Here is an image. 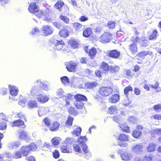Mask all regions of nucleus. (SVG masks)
<instances>
[{
  "mask_svg": "<svg viewBox=\"0 0 161 161\" xmlns=\"http://www.w3.org/2000/svg\"><path fill=\"white\" fill-rule=\"evenodd\" d=\"M64 3L62 1H59L57 2L54 5V7L55 8L58 9L59 10H60V8L63 6Z\"/></svg>",
  "mask_w": 161,
  "mask_h": 161,
  "instance_id": "nucleus-38",
  "label": "nucleus"
},
{
  "mask_svg": "<svg viewBox=\"0 0 161 161\" xmlns=\"http://www.w3.org/2000/svg\"><path fill=\"white\" fill-rule=\"evenodd\" d=\"M153 158V156L151 154L149 156H145L144 157V159L146 161H152Z\"/></svg>",
  "mask_w": 161,
  "mask_h": 161,
  "instance_id": "nucleus-61",
  "label": "nucleus"
},
{
  "mask_svg": "<svg viewBox=\"0 0 161 161\" xmlns=\"http://www.w3.org/2000/svg\"><path fill=\"white\" fill-rule=\"evenodd\" d=\"M97 85V82H91L87 83L86 85V87L88 89H92Z\"/></svg>",
  "mask_w": 161,
  "mask_h": 161,
  "instance_id": "nucleus-35",
  "label": "nucleus"
},
{
  "mask_svg": "<svg viewBox=\"0 0 161 161\" xmlns=\"http://www.w3.org/2000/svg\"><path fill=\"white\" fill-rule=\"evenodd\" d=\"M35 85H37L41 87L43 90L45 91H47L49 89L46 85L43 84L39 80H37L35 82Z\"/></svg>",
  "mask_w": 161,
  "mask_h": 161,
  "instance_id": "nucleus-19",
  "label": "nucleus"
},
{
  "mask_svg": "<svg viewBox=\"0 0 161 161\" xmlns=\"http://www.w3.org/2000/svg\"><path fill=\"white\" fill-rule=\"evenodd\" d=\"M7 92V89L4 88H2L0 89V93L2 95L5 94Z\"/></svg>",
  "mask_w": 161,
  "mask_h": 161,
  "instance_id": "nucleus-64",
  "label": "nucleus"
},
{
  "mask_svg": "<svg viewBox=\"0 0 161 161\" xmlns=\"http://www.w3.org/2000/svg\"><path fill=\"white\" fill-rule=\"evenodd\" d=\"M20 151L23 156H26L29 155L30 151L27 145L23 146L20 148Z\"/></svg>",
  "mask_w": 161,
  "mask_h": 161,
  "instance_id": "nucleus-12",
  "label": "nucleus"
},
{
  "mask_svg": "<svg viewBox=\"0 0 161 161\" xmlns=\"http://www.w3.org/2000/svg\"><path fill=\"white\" fill-rule=\"evenodd\" d=\"M73 120V118L70 116H69L68 118V120L66 122V126H69L71 125L72 124Z\"/></svg>",
  "mask_w": 161,
  "mask_h": 161,
  "instance_id": "nucleus-48",
  "label": "nucleus"
},
{
  "mask_svg": "<svg viewBox=\"0 0 161 161\" xmlns=\"http://www.w3.org/2000/svg\"><path fill=\"white\" fill-rule=\"evenodd\" d=\"M155 145L153 144H151L149 145L147 148V150L148 152H152L155 150Z\"/></svg>",
  "mask_w": 161,
  "mask_h": 161,
  "instance_id": "nucleus-43",
  "label": "nucleus"
},
{
  "mask_svg": "<svg viewBox=\"0 0 161 161\" xmlns=\"http://www.w3.org/2000/svg\"><path fill=\"white\" fill-rule=\"evenodd\" d=\"M38 8V7L36 6L35 3H31L30 5L28 10L30 13L35 14Z\"/></svg>",
  "mask_w": 161,
  "mask_h": 161,
  "instance_id": "nucleus-10",
  "label": "nucleus"
},
{
  "mask_svg": "<svg viewBox=\"0 0 161 161\" xmlns=\"http://www.w3.org/2000/svg\"><path fill=\"white\" fill-rule=\"evenodd\" d=\"M44 33L43 36H46L52 34L53 32V28L49 25H44L42 28Z\"/></svg>",
  "mask_w": 161,
  "mask_h": 161,
  "instance_id": "nucleus-6",
  "label": "nucleus"
},
{
  "mask_svg": "<svg viewBox=\"0 0 161 161\" xmlns=\"http://www.w3.org/2000/svg\"><path fill=\"white\" fill-rule=\"evenodd\" d=\"M154 133L158 135L161 134V128L156 129L155 130H153L151 131V133L152 134L153 133Z\"/></svg>",
  "mask_w": 161,
  "mask_h": 161,
  "instance_id": "nucleus-62",
  "label": "nucleus"
},
{
  "mask_svg": "<svg viewBox=\"0 0 161 161\" xmlns=\"http://www.w3.org/2000/svg\"><path fill=\"white\" fill-rule=\"evenodd\" d=\"M97 53L96 49L94 48H92L89 49L88 51V53L89 55L90 56L91 58H93L96 55Z\"/></svg>",
  "mask_w": 161,
  "mask_h": 161,
  "instance_id": "nucleus-33",
  "label": "nucleus"
},
{
  "mask_svg": "<svg viewBox=\"0 0 161 161\" xmlns=\"http://www.w3.org/2000/svg\"><path fill=\"white\" fill-rule=\"evenodd\" d=\"M75 98L77 101L81 102L82 101H87L86 97L83 95L78 94L75 96Z\"/></svg>",
  "mask_w": 161,
  "mask_h": 161,
  "instance_id": "nucleus-17",
  "label": "nucleus"
},
{
  "mask_svg": "<svg viewBox=\"0 0 161 161\" xmlns=\"http://www.w3.org/2000/svg\"><path fill=\"white\" fill-rule=\"evenodd\" d=\"M7 127V125L4 120L0 122V130H5Z\"/></svg>",
  "mask_w": 161,
  "mask_h": 161,
  "instance_id": "nucleus-51",
  "label": "nucleus"
},
{
  "mask_svg": "<svg viewBox=\"0 0 161 161\" xmlns=\"http://www.w3.org/2000/svg\"><path fill=\"white\" fill-rule=\"evenodd\" d=\"M59 125V123L56 122H54L49 127V129L52 131H56L58 130Z\"/></svg>",
  "mask_w": 161,
  "mask_h": 161,
  "instance_id": "nucleus-24",
  "label": "nucleus"
},
{
  "mask_svg": "<svg viewBox=\"0 0 161 161\" xmlns=\"http://www.w3.org/2000/svg\"><path fill=\"white\" fill-rule=\"evenodd\" d=\"M143 147L140 145H136L133 148V151L135 153L141 152L142 151Z\"/></svg>",
  "mask_w": 161,
  "mask_h": 161,
  "instance_id": "nucleus-29",
  "label": "nucleus"
},
{
  "mask_svg": "<svg viewBox=\"0 0 161 161\" xmlns=\"http://www.w3.org/2000/svg\"><path fill=\"white\" fill-rule=\"evenodd\" d=\"M109 56L112 58H118L120 55V53L116 50L110 51L108 53Z\"/></svg>",
  "mask_w": 161,
  "mask_h": 161,
  "instance_id": "nucleus-14",
  "label": "nucleus"
},
{
  "mask_svg": "<svg viewBox=\"0 0 161 161\" xmlns=\"http://www.w3.org/2000/svg\"><path fill=\"white\" fill-rule=\"evenodd\" d=\"M61 80L62 83L65 85H67L69 82V78L66 76L61 77Z\"/></svg>",
  "mask_w": 161,
  "mask_h": 161,
  "instance_id": "nucleus-42",
  "label": "nucleus"
},
{
  "mask_svg": "<svg viewBox=\"0 0 161 161\" xmlns=\"http://www.w3.org/2000/svg\"><path fill=\"white\" fill-rule=\"evenodd\" d=\"M119 95L115 94L112 95L109 99V102L111 103L117 102L119 100Z\"/></svg>",
  "mask_w": 161,
  "mask_h": 161,
  "instance_id": "nucleus-13",
  "label": "nucleus"
},
{
  "mask_svg": "<svg viewBox=\"0 0 161 161\" xmlns=\"http://www.w3.org/2000/svg\"><path fill=\"white\" fill-rule=\"evenodd\" d=\"M81 131V128L80 127H79L77 128L75 130H74L72 133L73 134H75L76 136H78L80 134Z\"/></svg>",
  "mask_w": 161,
  "mask_h": 161,
  "instance_id": "nucleus-47",
  "label": "nucleus"
},
{
  "mask_svg": "<svg viewBox=\"0 0 161 161\" xmlns=\"http://www.w3.org/2000/svg\"><path fill=\"white\" fill-rule=\"evenodd\" d=\"M133 90V88L130 86H128L126 87L124 90V93L126 95V97H127V94L128 93V92L130 91H132Z\"/></svg>",
  "mask_w": 161,
  "mask_h": 161,
  "instance_id": "nucleus-46",
  "label": "nucleus"
},
{
  "mask_svg": "<svg viewBox=\"0 0 161 161\" xmlns=\"http://www.w3.org/2000/svg\"><path fill=\"white\" fill-rule=\"evenodd\" d=\"M119 69V66L116 65H111L109 66V70L112 73L118 72Z\"/></svg>",
  "mask_w": 161,
  "mask_h": 161,
  "instance_id": "nucleus-34",
  "label": "nucleus"
},
{
  "mask_svg": "<svg viewBox=\"0 0 161 161\" xmlns=\"http://www.w3.org/2000/svg\"><path fill=\"white\" fill-rule=\"evenodd\" d=\"M148 54V52L144 51L138 53L137 54V56L141 58H143L147 55Z\"/></svg>",
  "mask_w": 161,
  "mask_h": 161,
  "instance_id": "nucleus-55",
  "label": "nucleus"
},
{
  "mask_svg": "<svg viewBox=\"0 0 161 161\" xmlns=\"http://www.w3.org/2000/svg\"><path fill=\"white\" fill-rule=\"evenodd\" d=\"M24 125L23 121L21 120H18L13 122L11 124V126L13 127L14 126H21Z\"/></svg>",
  "mask_w": 161,
  "mask_h": 161,
  "instance_id": "nucleus-16",
  "label": "nucleus"
},
{
  "mask_svg": "<svg viewBox=\"0 0 161 161\" xmlns=\"http://www.w3.org/2000/svg\"><path fill=\"white\" fill-rule=\"evenodd\" d=\"M113 92L112 88L110 87H103L100 88L98 91L102 96H108L111 94Z\"/></svg>",
  "mask_w": 161,
  "mask_h": 161,
  "instance_id": "nucleus-4",
  "label": "nucleus"
},
{
  "mask_svg": "<svg viewBox=\"0 0 161 161\" xmlns=\"http://www.w3.org/2000/svg\"><path fill=\"white\" fill-rule=\"evenodd\" d=\"M27 146L30 151H34L37 148V146L33 142H31Z\"/></svg>",
  "mask_w": 161,
  "mask_h": 161,
  "instance_id": "nucleus-32",
  "label": "nucleus"
},
{
  "mask_svg": "<svg viewBox=\"0 0 161 161\" xmlns=\"http://www.w3.org/2000/svg\"><path fill=\"white\" fill-rule=\"evenodd\" d=\"M73 27L75 29L78 31H80L84 28L81 24L78 23H75L73 24Z\"/></svg>",
  "mask_w": 161,
  "mask_h": 161,
  "instance_id": "nucleus-22",
  "label": "nucleus"
},
{
  "mask_svg": "<svg viewBox=\"0 0 161 161\" xmlns=\"http://www.w3.org/2000/svg\"><path fill=\"white\" fill-rule=\"evenodd\" d=\"M17 117L18 118L20 119H23L24 118V120L25 121H26V119L25 118V115L22 114V113H19L17 114V115L16 117Z\"/></svg>",
  "mask_w": 161,
  "mask_h": 161,
  "instance_id": "nucleus-58",
  "label": "nucleus"
},
{
  "mask_svg": "<svg viewBox=\"0 0 161 161\" xmlns=\"http://www.w3.org/2000/svg\"><path fill=\"white\" fill-rule=\"evenodd\" d=\"M53 156L55 159H57L59 158L60 154L59 151L58 150H55L53 153Z\"/></svg>",
  "mask_w": 161,
  "mask_h": 161,
  "instance_id": "nucleus-49",
  "label": "nucleus"
},
{
  "mask_svg": "<svg viewBox=\"0 0 161 161\" xmlns=\"http://www.w3.org/2000/svg\"><path fill=\"white\" fill-rule=\"evenodd\" d=\"M157 35V31L156 30H154L152 34L150 36L149 39L150 40L155 39L156 38Z\"/></svg>",
  "mask_w": 161,
  "mask_h": 161,
  "instance_id": "nucleus-53",
  "label": "nucleus"
},
{
  "mask_svg": "<svg viewBox=\"0 0 161 161\" xmlns=\"http://www.w3.org/2000/svg\"><path fill=\"white\" fill-rule=\"evenodd\" d=\"M41 91L38 89V87L37 86H33L32 87L31 90V93H36L38 92L39 93H41L40 92Z\"/></svg>",
  "mask_w": 161,
  "mask_h": 161,
  "instance_id": "nucleus-56",
  "label": "nucleus"
},
{
  "mask_svg": "<svg viewBox=\"0 0 161 161\" xmlns=\"http://www.w3.org/2000/svg\"><path fill=\"white\" fill-rule=\"evenodd\" d=\"M69 43L71 46L74 48H75L78 46L77 43L74 40H71L70 41Z\"/></svg>",
  "mask_w": 161,
  "mask_h": 161,
  "instance_id": "nucleus-59",
  "label": "nucleus"
},
{
  "mask_svg": "<svg viewBox=\"0 0 161 161\" xmlns=\"http://www.w3.org/2000/svg\"><path fill=\"white\" fill-rule=\"evenodd\" d=\"M19 104L22 107H24L25 106V103L26 102V99L25 98H23L22 96H20L19 98Z\"/></svg>",
  "mask_w": 161,
  "mask_h": 161,
  "instance_id": "nucleus-36",
  "label": "nucleus"
},
{
  "mask_svg": "<svg viewBox=\"0 0 161 161\" xmlns=\"http://www.w3.org/2000/svg\"><path fill=\"white\" fill-rule=\"evenodd\" d=\"M50 42L51 43V47L57 50H61L64 45V43L62 41L58 40L55 37L51 38Z\"/></svg>",
  "mask_w": 161,
  "mask_h": 161,
  "instance_id": "nucleus-2",
  "label": "nucleus"
},
{
  "mask_svg": "<svg viewBox=\"0 0 161 161\" xmlns=\"http://www.w3.org/2000/svg\"><path fill=\"white\" fill-rule=\"evenodd\" d=\"M124 73L127 76L132 77V75L131 74L130 70L128 69H125L124 70Z\"/></svg>",
  "mask_w": 161,
  "mask_h": 161,
  "instance_id": "nucleus-63",
  "label": "nucleus"
},
{
  "mask_svg": "<svg viewBox=\"0 0 161 161\" xmlns=\"http://www.w3.org/2000/svg\"><path fill=\"white\" fill-rule=\"evenodd\" d=\"M92 34V31L90 28H87L83 31V36L85 37H88L91 36Z\"/></svg>",
  "mask_w": 161,
  "mask_h": 161,
  "instance_id": "nucleus-20",
  "label": "nucleus"
},
{
  "mask_svg": "<svg viewBox=\"0 0 161 161\" xmlns=\"http://www.w3.org/2000/svg\"><path fill=\"white\" fill-rule=\"evenodd\" d=\"M142 135L141 132L137 130H135L132 134L133 136L136 138H138L139 137Z\"/></svg>",
  "mask_w": 161,
  "mask_h": 161,
  "instance_id": "nucleus-40",
  "label": "nucleus"
},
{
  "mask_svg": "<svg viewBox=\"0 0 161 161\" xmlns=\"http://www.w3.org/2000/svg\"><path fill=\"white\" fill-rule=\"evenodd\" d=\"M19 138L24 140H26L28 137L27 133L24 130H21L19 133Z\"/></svg>",
  "mask_w": 161,
  "mask_h": 161,
  "instance_id": "nucleus-28",
  "label": "nucleus"
},
{
  "mask_svg": "<svg viewBox=\"0 0 161 161\" xmlns=\"http://www.w3.org/2000/svg\"><path fill=\"white\" fill-rule=\"evenodd\" d=\"M28 107L29 108H33L37 107V102L34 100L30 101L27 103Z\"/></svg>",
  "mask_w": 161,
  "mask_h": 161,
  "instance_id": "nucleus-27",
  "label": "nucleus"
},
{
  "mask_svg": "<svg viewBox=\"0 0 161 161\" xmlns=\"http://www.w3.org/2000/svg\"><path fill=\"white\" fill-rule=\"evenodd\" d=\"M48 110L47 108L42 107H39L38 110V114L40 116H41L46 114L48 112Z\"/></svg>",
  "mask_w": 161,
  "mask_h": 161,
  "instance_id": "nucleus-15",
  "label": "nucleus"
},
{
  "mask_svg": "<svg viewBox=\"0 0 161 161\" xmlns=\"http://www.w3.org/2000/svg\"><path fill=\"white\" fill-rule=\"evenodd\" d=\"M75 106L78 109H82L84 107V104L81 102L76 101L75 103Z\"/></svg>",
  "mask_w": 161,
  "mask_h": 161,
  "instance_id": "nucleus-41",
  "label": "nucleus"
},
{
  "mask_svg": "<svg viewBox=\"0 0 161 161\" xmlns=\"http://www.w3.org/2000/svg\"><path fill=\"white\" fill-rule=\"evenodd\" d=\"M154 110L157 112H159L161 110V104H158L153 107Z\"/></svg>",
  "mask_w": 161,
  "mask_h": 161,
  "instance_id": "nucleus-60",
  "label": "nucleus"
},
{
  "mask_svg": "<svg viewBox=\"0 0 161 161\" xmlns=\"http://www.w3.org/2000/svg\"><path fill=\"white\" fill-rule=\"evenodd\" d=\"M21 145L19 142H15L10 143L8 145V147L11 149H15L18 148Z\"/></svg>",
  "mask_w": 161,
  "mask_h": 161,
  "instance_id": "nucleus-25",
  "label": "nucleus"
},
{
  "mask_svg": "<svg viewBox=\"0 0 161 161\" xmlns=\"http://www.w3.org/2000/svg\"><path fill=\"white\" fill-rule=\"evenodd\" d=\"M40 33V30L38 28H34L30 32V34L32 35H37Z\"/></svg>",
  "mask_w": 161,
  "mask_h": 161,
  "instance_id": "nucleus-45",
  "label": "nucleus"
},
{
  "mask_svg": "<svg viewBox=\"0 0 161 161\" xmlns=\"http://www.w3.org/2000/svg\"><path fill=\"white\" fill-rule=\"evenodd\" d=\"M59 35L61 37H66L69 35V32L66 29H63L60 31Z\"/></svg>",
  "mask_w": 161,
  "mask_h": 161,
  "instance_id": "nucleus-30",
  "label": "nucleus"
},
{
  "mask_svg": "<svg viewBox=\"0 0 161 161\" xmlns=\"http://www.w3.org/2000/svg\"><path fill=\"white\" fill-rule=\"evenodd\" d=\"M102 71L103 72L105 73L109 70V66L107 63L103 62L101 66Z\"/></svg>",
  "mask_w": 161,
  "mask_h": 161,
  "instance_id": "nucleus-26",
  "label": "nucleus"
},
{
  "mask_svg": "<svg viewBox=\"0 0 161 161\" xmlns=\"http://www.w3.org/2000/svg\"><path fill=\"white\" fill-rule=\"evenodd\" d=\"M77 65V62L73 61H70L67 63L66 67L68 71L71 72H74Z\"/></svg>",
  "mask_w": 161,
  "mask_h": 161,
  "instance_id": "nucleus-7",
  "label": "nucleus"
},
{
  "mask_svg": "<svg viewBox=\"0 0 161 161\" xmlns=\"http://www.w3.org/2000/svg\"><path fill=\"white\" fill-rule=\"evenodd\" d=\"M22 152L21 151H18L15 153L14 158L16 159L20 158L22 157Z\"/></svg>",
  "mask_w": 161,
  "mask_h": 161,
  "instance_id": "nucleus-57",
  "label": "nucleus"
},
{
  "mask_svg": "<svg viewBox=\"0 0 161 161\" xmlns=\"http://www.w3.org/2000/svg\"><path fill=\"white\" fill-rule=\"evenodd\" d=\"M129 50L132 53H135L137 52V47L135 43H133L129 46Z\"/></svg>",
  "mask_w": 161,
  "mask_h": 161,
  "instance_id": "nucleus-31",
  "label": "nucleus"
},
{
  "mask_svg": "<svg viewBox=\"0 0 161 161\" xmlns=\"http://www.w3.org/2000/svg\"><path fill=\"white\" fill-rule=\"evenodd\" d=\"M112 37L111 34L108 32H105L102 34L100 38V41L103 43L109 42Z\"/></svg>",
  "mask_w": 161,
  "mask_h": 161,
  "instance_id": "nucleus-8",
  "label": "nucleus"
},
{
  "mask_svg": "<svg viewBox=\"0 0 161 161\" xmlns=\"http://www.w3.org/2000/svg\"><path fill=\"white\" fill-rule=\"evenodd\" d=\"M8 87L9 90V92L10 95L13 96H16L17 95L19 92L18 88L13 85H9Z\"/></svg>",
  "mask_w": 161,
  "mask_h": 161,
  "instance_id": "nucleus-9",
  "label": "nucleus"
},
{
  "mask_svg": "<svg viewBox=\"0 0 161 161\" xmlns=\"http://www.w3.org/2000/svg\"><path fill=\"white\" fill-rule=\"evenodd\" d=\"M118 140L120 141H128L130 140V139L127 135L124 134H122L119 135Z\"/></svg>",
  "mask_w": 161,
  "mask_h": 161,
  "instance_id": "nucleus-23",
  "label": "nucleus"
},
{
  "mask_svg": "<svg viewBox=\"0 0 161 161\" xmlns=\"http://www.w3.org/2000/svg\"><path fill=\"white\" fill-rule=\"evenodd\" d=\"M151 119H155L157 120L161 119V114H157L154 115H152L150 117Z\"/></svg>",
  "mask_w": 161,
  "mask_h": 161,
  "instance_id": "nucleus-52",
  "label": "nucleus"
},
{
  "mask_svg": "<svg viewBox=\"0 0 161 161\" xmlns=\"http://www.w3.org/2000/svg\"><path fill=\"white\" fill-rule=\"evenodd\" d=\"M39 102L42 103H44L47 102L49 99V97L40 94L37 97Z\"/></svg>",
  "mask_w": 161,
  "mask_h": 161,
  "instance_id": "nucleus-11",
  "label": "nucleus"
},
{
  "mask_svg": "<svg viewBox=\"0 0 161 161\" xmlns=\"http://www.w3.org/2000/svg\"><path fill=\"white\" fill-rule=\"evenodd\" d=\"M120 127L122 130L124 132L129 133L130 132V129L128 126L126 124H121L120 125Z\"/></svg>",
  "mask_w": 161,
  "mask_h": 161,
  "instance_id": "nucleus-37",
  "label": "nucleus"
},
{
  "mask_svg": "<svg viewBox=\"0 0 161 161\" xmlns=\"http://www.w3.org/2000/svg\"><path fill=\"white\" fill-rule=\"evenodd\" d=\"M63 98L65 99L66 105H69L70 104V101L72 100L74 98L73 95L70 94H69L66 96H63Z\"/></svg>",
  "mask_w": 161,
  "mask_h": 161,
  "instance_id": "nucleus-21",
  "label": "nucleus"
},
{
  "mask_svg": "<svg viewBox=\"0 0 161 161\" xmlns=\"http://www.w3.org/2000/svg\"><path fill=\"white\" fill-rule=\"evenodd\" d=\"M48 10L46 11L45 12L42 10L38 9L35 14L39 18H43L44 20L49 21L50 20V18L49 16V14L48 13Z\"/></svg>",
  "mask_w": 161,
  "mask_h": 161,
  "instance_id": "nucleus-3",
  "label": "nucleus"
},
{
  "mask_svg": "<svg viewBox=\"0 0 161 161\" xmlns=\"http://www.w3.org/2000/svg\"><path fill=\"white\" fill-rule=\"evenodd\" d=\"M60 150L62 153H69L72 152L71 144L69 142H64L62 143Z\"/></svg>",
  "mask_w": 161,
  "mask_h": 161,
  "instance_id": "nucleus-5",
  "label": "nucleus"
},
{
  "mask_svg": "<svg viewBox=\"0 0 161 161\" xmlns=\"http://www.w3.org/2000/svg\"><path fill=\"white\" fill-rule=\"evenodd\" d=\"M121 156L122 159L124 160H128L130 159L129 156L126 153H122Z\"/></svg>",
  "mask_w": 161,
  "mask_h": 161,
  "instance_id": "nucleus-50",
  "label": "nucleus"
},
{
  "mask_svg": "<svg viewBox=\"0 0 161 161\" xmlns=\"http://www.w3.org/2000/svg\"><path fill=\"white\" fill-rule=\"evenodd\" d=\"M159 84L158 82H156L155 85L150 84V87L156 89L157 92H158L161 91V89L160 87L158 88Z\"/></svg>",
  "mask_w": 161,
  "mask_h": 161,
  "instance_id": "nucleus-39",
  "label": "nucleus"
},
{
  "mask_svg": "<svg viewBox=\"0 0 161 161\" xmlns=\"http://www.w3.org/2000/svg\"><path fill=\"white\" fill-rule=\"evenodd\" d=\"M115 25V22L114 21H109L108 23L107 26L110 29H113L114 28Z\"/></svg>",
  "mask_w": 161,
  "mask_h": 161,
  "instance_id": "nucleus-54",
  "label": "nucleus"
},
{
  "mask_svg": "<svg viewBox=\"0 0 161 161\" xmlns=\"http://www.w3.org/2000/svg\"><path fill=\"white\" fill-rule=\"evenodd\" d=\"M59 18L65 23H68L69 22V19L67 17L64 16L62 14L60 15Z\"/></svg>",
  "mask_w": 161,
  "mask_h": 161,
  "instance_id": "nucleus-44",
  "label": "nucleus"
},
{
  "mask_svg": "<svg viewBox=\"0 0 161 161\" xmlns=\"http://www.w3.org/2000/svg\"><path fill=\"white\" fill-rule=\"evenodd\" d=\"M118 109L117 108L114 106H110L108 111V113L110 114H114L117 113Z\"/></svg>",
  "mask_w": 161,
  "mask_h": 161,
  "instance_id": "nucleus-18",
  "label": "nucleus"
},
{
  "mask_svg": "<svg viewBox=\"0 0 161 161\" xmlns=\"http://www.w3.org/2000/svg\"><path fill=\"white\" fill-rule=\"evenodd\" d=\"M73 147L74 152L76 154L81 153L82 151L84 153H88L89 152L88 146L85 142H77L73 145Z\"/></svg>",
  "mask_w": 161,
  "mask_h": 161,
  "instance_id": "nucleus-1",
  "label": "nucleus"
}]
</instances>
